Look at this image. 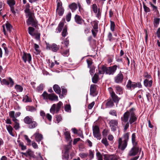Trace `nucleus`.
Wrapping results in <instances>:
<instances>
[{
  "label": "nucleus",
  "instance_id": "obj_1",
  "mask_svg": "<svg viewBox=\"0 0 160 160\" xmlns=\"http://www.w3.org/2000/svg\"><path fill=\"white\" fill-rule=\"evenodd\" d=\"M129 135V132H127L124 133L122 137L118 138V148L121 150L123 151L127 147Z\"/></svg>",
  "mask_w": 160,
  "mask_h": 160
},
{
  "label": "nucleus",
  "instance_id": "obj_2",
  "mask_svg": "<svg viewBox=\"0 0 160 160\" xmlns=\"http://www.w3.org/2000/svg\"><path fill=\"white\" fill-rule=\"evenodd\" d=\"M43 99L46 100H49L51 101H58V97L55 93L48 94L46 92L44 91L41 96Z\"/></svg>",
  "mask_w": 160,
  "mask_h": 160
},
{
  "label": "nucleus",
  "instance_id": "obj_3",
  "mask_svg": "<svg viewBox=\"0 0 160 160\" xmlns=\"http://www.w3.org/2000/svg\"><path fill=\"white\" fill-rule=\"evenodd\" d=\"M62 105L63 104L61 101H59L57 104H53L50 109V112L53 114L55 113H58Z\"/></svg>",
  "mask_w": 160,
  "mask_h": 160
},
{
  "label": "nucleus",
  "instance_id": "obj_4",
  "mask_svg": "<svg viewBox=\"0 0 160 160\" xmlns=\"http://www.w3.org/2000/svg\"><path fill=\"white\" fill-rule=\"evenodd\" d=\"M28 17V19L27 20L26 22L27 24L29 26L31 25L32 26L36 27L38 26V22L35 19H34V14H31V15L27 16Z\"/></svg>",
  "mask_w": 160,
  "mask_h": 160
},
{
  "label": "nucleus",
  "instance_id": "obj_5",
  "mask_svg": "<svg viewBox=\"0 0 160 160\" xmlns=\"http://www.w3.org/2000/svg\"><path fill=\"white\" fill-rule=\"evenodd\" d=\"M109 91V93L111 97V98L113 102L118 104L119 101L120 99V98H119L118 96L115 93V92L113 91L112 89L111 88H108Z\"/></svg>",
  "mask_w": 160,
  "mask_h": 160
},
{
  "label": "nucleus",
  "instance_id": "obj_6",
  "mask_svg": "<svg viewBox=\"0 0 160 160\" xmlns=\"http://www.w3.org/2000/svg\"><path fill=\"white\" fill-rule=\"evenodd\" d=\"M109 124L112 131H115L118 128V120L111 119L109 121Z\"/></svg>",
  "mask_w": 160,
  "mask_h": 160
},
{
  "label": "nucleus",
  "instance_id": "obj_7",
  "mask_svg": "<svg viewBox=\"0 0 160 160\" xmlns=\"http://www.w3.org/2000/svg\"><path fill=\"white\" fill-rule=\"evenodd\" d=\"M93 134L94 137L98 139L101 138V135L100 133V130L98 127L95 125L92 128Z\"/></svg>",
  "mask_w": 160,
  "mask_h": 160
},
{
  "label": "nucleus",
  "instance_id": "obj_8",
  "mask_svg": "<svg viewBox=\"0 0 160 160\" xmlns=\"http://www.w3.org/2000/svg\"><path fill=\"white\" fill-rule=\"evenodd\" d=\"M133 110V108L131 109L129 111H127L123 115V117L121 118L122 121L124 122H128L129 118L131 115V112Z\"/></svg>",
  "mask_w": 160,
  "mask_h": 160
},
{
  "label": "nucleus",
  "instance_id": "obj_9",
  "mask_svg": "<svg viewBox=\"0 0 160 160\" xmlns=\"http://www.w3.org/2000/svg\"><path fill=\"white\" fill-rule=\"evenodd\" d=\"M117 67L118 66L116 65L109 67H106V74L113 75L117 70Z\"/></svg>",
  "mask_w": 160,
  "mask_h": 160
},
{
  "label": "nucleus",
  "instance_id": "obj_10",
  "mask_svg": "<svg viewBox=\"0 0 160 160\" xmlns=\"http://www.w3.org/2000/svg\"><path fill=\"white\" fill-rule=\"evenodd\" d=\"M22 58L25 63L28 62L30 63L32 60L31 55L30 53L23 52L22 56Z\"/></svg>",
  "mask_w": 160,
  "mask_h": 160
},
{
  "label": "nucleus",
  "instance_id": "obj_11",
  "mask_svg": "<svg viewBox=\"0 0 160 160\" xmlns=\"http://www.w3.org/2000/svg\"><path fill=\"white\" fill-rule=\"evenodd\" d=\"M139 151L138 147L137 145H133V147L129 151L128 156H135L138 154Z\"/></svg>",
  "mask_w": 160,
  "mask_h": 160
},
{
  "label": "nucleus",
  "instance_id": "obj_12",
  "mask_svg": "<svg viewBox=\"0 0 160 160\" xmlns=\"http://www.w3.org/2000/svg\"><path fill=\"white\" fill-rule=\"evenodd\" d=\"M114 102L110 98L105 100L103 103V105H105L106 108H111L114 105Z\"/></svg>",
  "mask_w": 160,
  "mask_h": 160
},
{
  "label": "nucleus",
  "instance_id": "obj_13",
  "mask_svg": "<svg viewBox=\"0 0 160 160\" xmlns=\"http://www.w3.org/2000/svg\"><path fill=\"white\" fill-rule=\"evenodd\" d=\"M56 11L59 16H62L63 14L64 10L62 6L61 2H59L58 3Z\"/></svg>",
  "mask_w": 160,
  "mask_h": 160
},
{
  "label": "nucleus",
  "instance_id": "obj_14",
  "mask_svg": "<svg viewBox=\"0 0 160 160\" xmlns=\"http://www.w3.org/2000/svg\"><path fill=\"white\" fill-rule=\"evenodd\" d=\"M118 157L115 154H105L104 155V160H118Z\"/></svg>",
  "mask_w": 160,
  "mask_h": 160
},
{
  "label": "nucleus",
  "instance_id": "obj_15",
  "mask_svg": "<svg viewBox=\"0 0 160 160\" xmlns=\"http://www.w3.org/2000/svg\"><path fill=\"white\" fill-rule=\"evenodd\" d=\"M8 80L9 82L5 79H2V80H1L2 84L8 86L9 85L10 87H12L14 85V81H13L12 79L10 77H9L8 78Z\"/></svg>",
  "mask_w": 160,
  "mask_h": 160
},
{
  "label": "nucleus",
  "instance_id": "obj_16",
  "mask_svg": "<svg viewBox=\"0 0 160 160\" xmlns=\"http://www.w3.org/2000/svg\"><path fill=\"white\" fill-rule=\"evenodd\" d=\"M123 76L121 72H120L115 77V82L117 83H121L123 80Z\"/></svg>",
  "mask_w": 160,
  "mask_h": 160
},
{
  "label": "nucleus",
  "instance_id": "obj_17",
  "mask_svg": "<svg viewBox=\"0 0 160 160\" xmlns=\"http://www.w3.org/2000/svg\"><path fill=\"white\" fill-rule=\"evenodd\" d=\"M64 134L65 138L67 141L69 142V143L71 144L72 140L69 132L67 131V129H66L64 131Z\"/></svg>",
  "mask_w": 160,
  "mask_h": 160
},
{
  "label": "nucleus",
  "instance_id": "obj_18",
  "mask_svg": "<svg viewBox=\"0 0 160 160\" xmlns=\"http://www.w3.org/2000/svg\"><path fill=\"white\" fill-rule=\"evenodd\" d=\"M137 86L138 84L137 83L132 82L130 80H128L126 85L127 88L129 89H131L132 88L134 89L137 87Z\"/></svg>",
  "mask_w": 160,
  "mask_h": 160
},
{
  "label": "nucleus",
  "instance_id": "obj_19",
  "mask_svg": "<svg viewBox=\"0 0 160 160\" xmlns=\"http://www.w3.org/2000/svg\"><path fill=\"white\" fill-rule=\"evenodd\" d=\"M74 19L75 22L78 24L81 25L85 22L84 20L78 15H75Z\"/></svg>",
  "mask_w": 160,
  "mask_h": 160
},
{
  "label": "nucleus",
  "instance_id": "obj_20",
  "mask_svg": "<svg viewBox=\"0 0 160 160\" xmlns=\"http://www.w3.org/2000/svg\"><path fill=\"white\" fill-rule=\"evenodd\" d=\"M137 120V118L134 112L132 111L131 112V115L130 117L129 122L130 124H132L136 121Z\"/></svg>",
  "mask_w": 160,
  "mask_h": 160
},
{
  "label": "nucleus",
  "instance_id": "obj_21",
  "mask_svg": "<svg viewBox=\"0 0 160 160\" xmlns=\"http://www.w3.org/2000/svg\"><path fill=\"white\" fill-rule=\"evenodd\" d=\"M152 78L151 79H146L143 82L144 85L146 87L151 88L152 86Z\"/></svg>",
  "mask_w": 160,
  "mask_h": 160
},
{
  "label": "nucleus",
  "instance_id": "obj_22",
  "mask_svg": "<svg viewBox=\"0 0 160 160\" xmlns=\"http://www.w3.org/2000/svg\"><path fill=\"white\" fill-rule=\"evenodd\" d=\"M36 141L39 143L43 139V136L42 134L38 132H36L34 134Z\"/></svg>",
  "mask_w": 160,
  "mask_h": 160
},
{
  "label": "nucleus",
  "instance_id": "obj_23",
  "mask_svg": "<svg viewBox=\"0 0 160 160\" xmlns=\"http://www.w3.org/2000/svg\"><path fill=\"white\" fill-rule=\"evenodd\" d=\"M97 86L95 84L91 85L90 87V94L94 96L96 94V92Z\"/></svg>",
  "mask_w": 160,
  "mask_h": 160
},
{
  "label": "nucleus",
  "instance_id": "obj_24",
  "mask_svg": "<svg viewBox=\"0 0 160 160\" xmlns=\"http://www.w3.org/2000/svg\"><path fill=\"white\" fill-rule=\"evenodd\" d=\"M30 6L28 3H27L26 5L24 12L26 14V16H30L31 14H34L33 13L30 11Z\"/></svg>",
  "mask_w": 160,
  "mask_h": 160
},
{
  "label": "nucleus",
  "instance_id": "obj_25",
  "mask_svg": "<svg viewBox=\"0 0 160 160\" xmlns=\"http://www.w3.org/2000/svg\"><path fill=\"white\" fill-rule=\"evenodd\" d=\"M33 120V118L29 116L25 117L23 119L24 123L26 124H29Z\"/></svg>",
  "mask_w": 160,
  "mask_h": 160
},
{
  "label": "nucleus",
  "instance_id": "obj_26",
  "mask_svg": "<svg viewBox=\"0 0 160 160\" xmlns=\"http://www.w3.org/2000/svg\"><path fill=\"white\" fill-rule=\"evenodd\" d=\"M6 127L9 134L12 136L14 137L15 135L13 133V128L10 125H6Z\"/></svg>",
  "mask_w": 160,
  "mask_h": 160
},
{
  "label": "nucleus",
  "instance_id": "obj_27",
  "mask_svg": "<svg viewBox=\"0 0 160 160\" xmlns=\"http://www.w3.org/2000/svg\"><path fill=\"white\" fill-rule=\"evenodd\" d=\"M38 125L37 123L33 120L28 124V128L30 129H32L35 128Z\"/></svg>",
  "mask_w": 160,
  "mask_h": 160
},
{
  "label": "nucleus",
  "instance_id": "obj_28",
  "mask_svg": "<svg viewBox=\"0 0 160 160\" xmlns=\"http://www.w3.org/2000/svg\"><path fill=\"white\" fill-rule=\"evenodd\" d=\"M51 49L54 52H56L59 49V46L55 43H53L51 46Z\"/></svg>",
  "mask_w": 160,
  "mask_h": 160
},
{
  "label": "nucleus",
  "instance_id": "obj_29",
  "mask_svg": "<svg viewBox=\"0 0 160 160\" xmlns=\"http://www.w3.org/2000/svg\"><path fill=\"white\" fill-rule=\"evenodd\" d=\"M53 89L56 93L59 94L61 92V88L57 84L54 85L53 86Z\"/></svg>",
  "mask_w": 160,
  "mask_h": 160
},
{
  "label": "nucleus",
  "instance_id": "obj_30",
  "mask_svg": "<svg viewBox=\"0 0 160 160\" xmlns=\"http://www.w3.org/2000/svg\"><path fill=\"white\" fill-rule=\"evenodd\" d=\"M132 142L133 145H137V142H136V133H133L132 135Z\"/></svg>",
  "mask_w": 160,
  "mask_h": 160
},
{
  "label": "nucleus",
  "instance_id": "obj_31",
  "mask_svg": "<svg viewBox=\"0 0 160 160\" xmlns=\"http://www.w3.org/2000/svg\"><path fill=\"white\" fill-rule=\"evenodd\" d=\"M92 82L94 83H97L99 79L98 73H96L92 78Z\"/></svg>",
  "mask_w": 160,
  "mask_h": 160
},
{
  "label": "nucleus",
  "instance_id": "obj_32",
  "mask_svg": "<svg viewBox=\"0 0 160 160\" xmlns=\"http://www.w3.org/2000/svg\"><path fill=\"white\" fill-rule=\"evenodd\" d=\"M16 120L13 121L14 122V128L16 130L19 129L20 128V124L19 122V121L18 119H16Z\"/></svg>",
  "mask_w": 160,
  "mask_h": 160
},
{
  "label": "nucleus",
  "instance_id": "obj_33",
  "mask_svg": "<svg viewBox=\"0 0 160 160\" xmlns=\"http://www.w3.org/2000/svg\"><path fill=\"white\" fill-rule=\"evenodd\" d=\"M69 7L72 11L73 12L77 8V5L75 3L73 2L69 5Z\"/></svg>",
  "mask_w": 160,
  "mask_h": 160
},
{
  "label": "nucleus",
  "instance_id": "obj_34",
  "mask_svg": "<svg viewBox=\"0 0 160 160\" xmlns=\"http://www.w3.org/2000/svg\"><path fill=\"white\" fill-rule=\"evenodd\" d=\"M35 29L31 27H29L28 28V33L32 36L34 35V33H35Z\"/></svg>",
  "mask_w": 160,
  "mask_h": 160
},
{
  "label": "nucleus",
  "instance_id": "obj_35",
  "mask_svg": "<svg viewBox=\"0 0 160 160\" xmlns=\"http://www.w3.org/2000/svg\"><path fill=\"white\" fill-rule=\"evenodd\" d=\"M9 116L10 117L12 118L13 121H16L17 119L15 117V112L14 111H10L9 112Z\"/></svg>",
  "mask_w": 160,
  "mask_h": 160
},
{
  "label": "nucleus",
  "instance_id": "obj_36",
  "mask_svg": "<svg viewBox=\"0 0 160 160\" xmlns=\"http://www.w3.org/2000/svg\"><path fill=\"white\" fill-rule=\"evenodd\" d=\"M105 73L106 74V67L103 66L98 71V73L99 74H103Z\"/></svg>",
  "mask_w": 160,
  "mask_h": 160
},
{
  "label": "nucleus",
  "instance_id": "obj_37",
  "mask_svg": "<svg viewBox=\"0 0 160 160\" xmlns=\"http://www.w3.org/2000/svg\"><path fill=\"white\" fill-rule=\"evenodd\" d=\"M91 25L94 29H97L98 28V22L97 21H93L91 22Z\"/></svg>",
  "mask_w": 160,
  "mask_h": 160
},
{
  "label": "nucleus",
  "instance_id": "obj_38",
  "mask_svg": "<svg viewBox=\"0 0 160 160\" xmlns=\"http://www.w3.org/2000/svg\"><path fill=\"white\" fill-rule=\"evenodd\" d=\"M117 93L119 94H122V88L119 86H117L115 87Z\"/></svg>",
  "mask_w": 160,
  "mask_h": 160
},
{
  "label": "nucleus",
  "instance_id": "obj_39",
  "mask_svg": "<svg viewBox=\"0 0 160 160\" xmlns=\"http://www.w3.org/2000/svg\"><path fill=\"white\" fill-rule=\"evenodd\" d=\"M22 101L25 102H29L32 101L31 98H29L27 95H26L23 97Z\"/></svg>",
  "mask_w": 160,
  "mask_h": 160
},
{
  "label": "nucleus",
  "instance_id": "obj_40",
  "mask_svg": "<svg viewBox=\"0 0 160 160\" xmlns=\"http://www.w3.org/2000/svg\"><path fill=\"white\" fill-rule=\"evenodd\" d=\"M28 156L31 158H35V155L33 152L30 149H28L27 150Z\"/></svg>",
  "mask_w": 160,
  "mask_h": 160
},
{
  "label": "nucleus",
  "instance_id": "obj_41",
  "mask_svg": "<svg viewBox=\"0 0 160 160\" xmlns=\"http://www.w3.org/2000/svg\"><path fill=\"white\" fill-rule=\"evenodd\" d=\"M5 26L7 31L10 33L11 31V30L12 28V26L10 24L8 23H6L5 24Z\"/></svg>",
  "mask_w": 160,
  "mask_h": 160
},
{
  "label": "nucleus",
  "instance_id": "obj_42",
  "mask_svg": "<svg viewBox=\"0 0 160 160\" xmlns=\"http://www.w3.org/2000/svg\"><path fill=\"white\" fill-rule=\"evenodd\" d=\"M18 142L19 143V146L21 147L22 150H24L26 149V146L24 145L23 142H20V141Z\"/></svg>",
  "mask_w": 160,
  "mask_h": 160
},
{
  "label": "nucleus",
  "instance_id": "obj_43",
  "mask_svg": "<svg viewBox=\"0 0 160 160\" xmlns=\"http://www.w3.org/2000/svg\"><path fill=\"white\" fill-rule=\"evenodd\" d=\"M64 25V23L63 22H60L59 23L57 29L59 32H60L62 31V28Z\"/></svg>",
  "mask_w": 160,
  "mask_h": 160
},
{
  "label": "nucleus",
  "instance_id": "obj_44",
  "mask_svg": "<svg viewBox=\"0 0 160 160\" xmlns=\"http://www.w3.org/2000/svg\"><path fill=\"white\" fill-rule=\"evenodd\" d=\"M15 88L17 91L18 92H22L23 89L21 86L18 85H16L15 87Z\"/></svg>",
  "mask_w": 160,
  "mask_h": 160
},
{
  "label": "nucleus",
  "instance_id": "obj_45",
  "mask_svg": "<svg viewBox=\"0 0 160 160\" xmlns=\"http://www.w3.org/2000/svg\"><path fill=\"white\" fill-rule=\"evenodd\" d=\"M65 110L66 112H71V106L69 104H66L64 106Z\"/></svg>",
  "mask_w": 160,
  "mask_h": 160
},
{
  "label": "nucleus",
  "instance_id": "obj_46",
  "mask_svg": "<svg viewBox=\"0 0 160 160\" xmlns=\"http://www.w3.org/2000/svg\"><path fill=\"white\" fill-rule=\"evenodd\" d=\"M67 27L65 26L63 30L62 33V35L63 37H65L67 35Z\"/></svg>",
  "mask_w": 160,
  "mask_h": 160
},
{
  "label": "nucleus",
  "instance_id": "obj_47",
  "mask_svg": "<svg viewBox=\"0 0 160 160\" xmlns=\"http://www.w3.org/2000/svg\"><path fill=\"white\" fill-rule=\"evenodd\" d=\"M92 10L94 13H97L98 11V8L97 5L93 4L92 5Z\"/></svg>",
  "mask_w": 160,
  "mask_h": 160
},
{
  "label": "nucleus",
  "instance_id": "obj_48",
  "mask_svg": "<svg viewBox=\"0 0 160 160\" xmlns=\"http://www.w3.org/2000/svg\"><path fill=\"white\" fill-rule=\"evenodd\" d=\"M40 33L38 32H35L34 35L32 36L34 37L37 40H39L40 38Z\"/></svg>",
  "mask_w": 160,
  "mask_h": 160
},
{
  "label": "nucleus",
  "instance_id": "obj_49",
  "mask_svg": "<svg viewBox=\"0 0 160 160\" xmlns=\"http://www.w3.org/2000/svg\"><path fill=\"white\" fill-rule=\"evenodd\" d=\"M8 3L10 7H13L15 4V0H9Z\"/></svg>",
  "mask_w": 160,
  "mask_h": 160
},
{
  "label": "nucleus",
  "instance_id": "obj_50",
  "mask_svg": "<svg viewBox=\"0 0 160 160\" xmlns=\"http://www.w3.org/2000/svg\"><path fill=\"white\" fill-rule=\"evenodd\" d=\"M67 90L65 88H62V94L61 95H60L59 97L62 98L63 97H64L65 95L67 93Z\"/></svg>",
  "mask_w": 160,
  "mask_h": 160
},
{
  "label": "nucleus",
  "instance_id": "obj_51",
  "mask_svg": "<svg viewBox=\"0 0 160 160\" xmlns=\"http://www.w3.org/2000/svg\"><path fill=\"white\" fill-rule=\"evenodd\" d=\"M24 137L27 141L28 145H31V141L29 138L28 136L27 135H24Z\"/></svg>",
  "mask_w": 160,
  "mask_h": 160
},
{
  "label": "nucleus",
  "instance_id": "obj_52",
  "mask_svg": "<svg viewBox=\"0 0 160 160\" xmlns=\"http://www.w3.org/2000/svg\"><path fill=\"white\" fill-rule=\"evenodd\" d=\"M24 137L27 141L28 145H31V141L29 138L28 136L27 135H24Z\"/></svg>",
  "mask_w": 160,
  "mask_h": 160
},
{
  "label": "nucleus",
  "instance_id": "obj_53",
  "mask_svg": "<svg viewBox=\"0 0 160 160\" xmlns=\"http://www.w3.org/2000/svg\"><path fill=\"white\" fill-rule=\"evenodd\" d=\"M24 137L27 141L28 145H31V141L29 138L28 136L27 135H24Z\"/></svg>",
  "mask_w": 160,
  "mask_h": 160
},
{
  "label": "nucleus",
  "instance_id": "obj_54",
  "mask_svg": "<svg viewBox=\"0 0 160 160\" xmlns=\"http://www.w3.org/2000/svg\"><path fill=\"white\" fill-rule=\"evenodd\" d=\"M55 118L58 123L59 122L62 120V117L60 115H56Z\"/></svg>",
  "mask_w": 160,
  "mask_h": 160
},
{
  "label": "nucleus",
  "instance_id": "obj_55",
  "mask_svg": "<svg viewBox=\"0 0 160 160\" xmlns=\"http://www.w3.org/2000/svg\"><path fill=\"white\" fill-rule=\"evenodd\" d=\"M149 4L151 5V6L152 8L153 11L154 12H157L158 11L157 7L156 6L153 4L151 2H150Z\"/></svg>",
  "mask_w": 160,
  "mask_h": 160
},
{
  "label": "nucleus",
  "instance_id": "obj_56",
  "mask_svg": "<svg viewBox=\"0 0 160 160\" xmlns=\"http://www.w3.org/2000/svg\"><path fill=\"white\" fill-rule=\"evenodd\" d=\"M102 142L103 144L106 147H107L109 145L108 143L106 138H103L102 140Z\"/></svg>",
  "mask_w": 160,
  "mask_h": 160
},
{
  "label": "nucleus",
  "instance_id": "obj_57",
  "mask_svg": "<svg viewBox=\"0 0 160 160\" xmlns=\"http://www.w3.org/2000/svg\"><path fill=\"white\" fill-rule=\"evenodd\" d=\"M115 24L114 22L112 21H110V29L112 31L114 30Z\"/></svg>",
  "mask_w": 160,
  "mask_h": 160
},
{
  "label": "nucleus",
  "instance_id": "obj_58",
  "mask_svg": "<svg viewBox=\"0 0 160 160\" xmlns=\"http://www.w3.org/2000/svg\"><path fill=\"white\" fill-rule=\"evenodd\" d=\"M143 77L146 79H151L152 78L151 76L148 74L147 72H145L143 74Z\"/></svg>",
  "mask_w": 160,
  "mask_h": 160
},
{
  "label": "nucleus",
  "instance_id": "obj_59",
  "mask_svg": "<svg viewBox=\"0 0 160 160\" xmlns=\"http://www.w3.org/2000/svg\"><path fill=\"white\" fill-rule=\"evenodd\" d=\"M96 13V16L99 19L101 18V12L99 8L98 9V11L97 13Z\"/></svg>",
  "mask_w": 160,
  "mask_h": 160
},
{
  "label": "nucleus",
  "instance_id": "obj_60",
  "mask_svg": "<svg viewBox=\"0 0 160 160\" xmlns=\"http://www.w3.org/2000/svg\"><path fill=\"white\" fill-rule=\"evenodd\" d=\"M143 7L144 11L145 12H150V8L145 5L144 2H143Z\"/></svg>",
  "mask_w": 160,
  "mask_h": 160
},
{
  "label": "nucleus",
  "instance_id": "obj_61",
  "mask_svg": "<svg viewBox=\"0 0 160 160\" xmlns=\"http://www.w3.org/2000/svg\"><path fill=\"white\" fill-rule=\"evenodd\" d=\"M109 113L112 116H114L116 117L117 116V113L116 111L115 110H112L110 111Z\"/></svg>",
  "mask_w": 160,
  "mask_h": 160
},
{
  "label": "nucleus",
  "instance_id": "obj_62",
  "mask_svg": "<svg viewBox=\"0 0 160 160\" xmlns=\"http://www.w3.org/2000/svg\"><path fill=\"white\" fill-rule=\"evenodd\" d=\"M44 87V85L42 84H40L37 88V90L38 92L42 91Z\"/></svg>",
  "mask_w": 160,
  "mask_h": 160
},
{
  "label": "nucleus",
  "instance_id": "obj_63",
  "mask_svg": "<svg viewBox=\"0 0 160 160\" xmlns=\"http://www.w3.org/2000/svg\"><path fill=\"white\" fill-rule=\"evenodd\" d=\"M96 156L98 160H103L102 155L100 152H97Z\"/></svg>",
  "mask_w": 160,
  "mask_h": 160
},
{
  "label": "nucleus",
  "instance_id": "obj_64",
  "mask_svg": "<svg viewBox=\"0 0 160 160\" xmlns=\"http://www.w3.org/2000/svg\"><path fill=\"white\" fill-rule=\"evenodd\" d=\"M71 17V12H69L66 16V20L67 22L70 21Z\"/></svg>",
  "mask_w": 160,
  "mask_h": 160
}]
</instances>
